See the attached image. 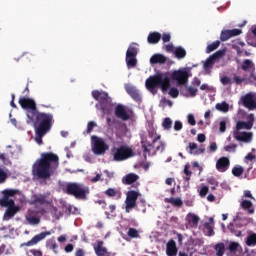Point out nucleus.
I'll return each instance as SVG.
<instances>
[{
	"label": "nucleus",
	"instance_id": "nucleus-1",
	"mask_svg": "<svg viewBox=\"0 0 256 256\" xmlns=\"http://www.w3.org/2000/svg\"><path fill=\"white\" fill-rule=\"evenodd\" d=\"M59 167V156L52 152L42 153L41 157L32 165V177L34 181L49 179L52 173Z\"/></svg>",
	"mask_w": 256,
	"mask_h": 256
},
{
	"label": "nucleus",
	"instance_id": "nucleus-2",
	"mask_svg": "<svg viewBox=\"0 0 256 256\" xmlns=\"http://www.w3.org/2000/svg\"><path fill=\"white\" fill-rule=\"evenodd\" d=\"M20 107L26 111L27 124L36 123L37 121H42L43 119H49L53 117L51 113L39 112L37 109V103L35 100L29 97H20L18 101Z\"/></svg>",
	"mask_w": 256,
	"mask_h": 256
},
{
	"label": "nucleus",
	"instance_id": "nucleus-3",
	"mask_svg": "<svg viewBox=\"0 0 256 256\" xmlns=\"http://www.w3.org/2000/svg\"><path fill=\"white\" fill-rule=\"evenodd\" d=\"M145 85L152 95H156L157 87H160L162 93H167L171 87V78L167 74H155L146 80Z\"/></svg>",
	"mask_w": 256,
	"mask_h": 256
},
{
	"label": "nucleus",
	"instance_id": "nucleus-4",
	"mask_svg": "<svg viewBox=\"0 0 256 256\" xmlns=\"http://www.w3.org/2000/svg\"><path fill=\"white\" fill-rule=\"evenodd\" d=\"M92 97L95 101H98L95 107L101 109L103 115H109L113 111V102L107 92L94 90L92 91Z\"/></svg>",
	"mask_w": 256,
	"mask_h": 256
},
{
	"label": "nucleus",
	"instance_id": "nucleus-5",
	"mask_svg": "<svg viewBox=\"0 0 256 256\" xmlns=\"http://www.w3.org/2000/svg\"><path fill=\"white\" fill-rule=\"evenodd\" d=\"M32 123L35 127V141L38 145H43V137H45V135L51 131V127H53L55 120L52 116L50 118H45Z\"/></svg>",
	"mask_w": 256,
	"mask_h": 256
},
{
	"label": "nucleus",
	"instance_id": "nucleus-6",
	"mask_svg": "<svg viewBox=\"0 0 256 256\" xmlns=\"http://www.w3.org/2000/svg\"><path fill=\"white\" fill-rule=\"evenodd\" d=\"M134 155L133 149L129 146L121 145L112 149V156L116 162L127 161V159H131Z\"/></svg>",
	"mask_w": 256,
	"mask_h": 256
},
{
	"label": "nucleus",
	"instance_id": "nucleus-7",
	"mask_svg": "<svg viewBox=\"0 0 256 256\" xmlns=\"http://www.w3.org/2000/svg\"><path fill=\"white\" fill-rule=\"evenodd\" d=\"M92 152L94 155H105L109 151V144H106L105 140L99 136H92Z\"/></svg>",
	"mask_w": 256,
	"mask_h": 256
},
{
	"label": "nucleus",
	"instance_id": "nucleus-8",
	"mask_svg": "<svg viewBox=\"0 0 256 256\" xmlns=\"http://www.w3.org/2000/svg\"><path fill=\"white\" fill-rule=\"evenodd\" d=\"M148 137L150 139H152V143L150 142H142L144 143L142 145V151L145 154L147 153L148 155H151V149H155V143H157V141L161 140V134H157V131H155V129L149 130L148 131Z\"/></svg>",
	"mask_w": 256,
	"mask_h": 256
},
{
	"label": "nucleus",
	"instance_id": "nucleus-9",
	"mask_svg": "<svg viewBox=\"0 0 256 256\" xmlns=\"http://www.w3.org/2000/svg\"><path fill=\"white\" fill-rule=\"evenodd\" d=\"M126 65L128 69L137 67V47L129 46L126 51Z\"/></svg>",
	"mask_w": 256,
	"mask_h": 256
},
{
	"label": "nucleus",
	"instance_id": "nucleus-10",
	"mask_svg": "<svg viewBox=\"0 0 256 256\" xmlns=\"http://www.w3.org/2000/svg\"><path fill=\"white\" fill-rule=\"evenodd\" d=\"M172 81H177L178 85H187L189 72L185 70H175L170 75Z\"/></svg>",
	"mask_w": 256,
	"mask_h": 256
},
{
	"label": "nucleus",
	"instance_id": "nucleus-11",
	"mask_svg": "<svg viewBox=\"0 0 256 256\" xmlns=\"http://www.w3.org/2000/svg\"><path fill=\"white\" fill-rule=\"evenodd\" d=\"M139 193H127L125 200V211L126 213H130L131 209H135L137 207V199H139Z\"/></svg>",
	"mask_w": 256,
	"mask_h": 256
},
{
	"label": "nucleus",
	"instance_id": "nucleus-12",
	"mask_svg": "<svg viewBox=\"0 0 256 256\" xmlns=\"http://www.w3.org/2000/svg\"><path fill=\"white\" fill-rule=\"evenodd\" d=\"M242 105L249 111H254L256 109V94L247 93L242 98Z\"/></svg>",
	"mask_w": 256,
	"mask_h": 256
},
{
	"label": "nucleus",
	"instance_id": "nucleus-13",
	"mask_svg": "<svg viewBox=\"0 0 256 256\" xmlns=\"http://www.w3.org/2000/svg\"><path fill=\"white\" fill-rule=\"evenodd\" d=\"M66 193H89V187L83 184L69 183L66 187Z\"/></svg>",
	"mask_w": 256,
	"mask_h": 256
},
{
	"label": "nucleus",
	"instance_id": "nucleus-14",
	"mask_svg": "<svg viewBox=\"0 0 256 256\" xmlns=\"http://www.w3.org/2000/svg\"><path fill=\"white\" fill-rule=\"evenodd\" d=\"M255 123V115L249 114L247 116V122L245 121H238L236 124V130L241 131L242 129H253V124Z\"/></svg>",
	"mask_w": 256,
	"mask_h": 256
},
{
	"label": "nucleus",
	"instance_id": "nucleus-15",
	"mask_svg": "<svg viewBox=\"0 0 256 256\" xmlns=\"http://www.w3.org/2000/svg\"><path fill=\"white\" fill-rule=\"evenodd\" d=\"M242 71H248L250 73L251 79L253 81H256V75H255V64L250 59H246L242 62L241 65Z\"/></svg>",
	"mask_w": 256,
	"mask_h": 256
},
{
	"label": "nucleus",
	"instance_id": "nucleus-16",
	"mask_svg": "<svg viewBox=\"0 0 256 256\" xmlns=\"http://www.w3.org/2000/svg\"><path fill=\"white\" fill-rule=\"evenodd\" d=\"M234 138L236 141H241L242 143H251L253 140V133L235 131Z\"/></svg>",
	"mask_w": 256,
	"mask_h": 256
},
{
	"label": "nucleus",
	"instance_id": "nucleus-17",
	"mask_svg": "<svg viewBox=\"0 0 256 256\" xmlns=\"http://www.w3.org/2000/svg\"><path fill=\"white\" fill-rule=\"evenodd\" d=\"M48 235H51V232H49V231L42 232V233L34 236L31 240H29L28 242H26L22 245L25 247H33V245H37V243H39V241H43V239H45V237H48Z\"/></svg>",
	"mask_w": 256,
	"mask_h": 256
},
{
	"label": "nucleus",
	"instance_id": "nucleus-18",
	"mask_svg": "<svg viewBox=\"0 0 256 256\" xmlns=\"http://www.w3.org/2000/svg\"><path fill=\"white\" fill-rule=\"evenodd\" d=\"M231 165V161L227 157H221L216 162V169L220 173H225L227 169H229V166Z\"/></svg>",
	"mask_w": 256,
	"mask_h": 256
},
{
	"label": "nucleus",
	"instance_id": "nucleus-19",
	"mask_svg": "<svg viewBox=\"0 0 256 256\" xmlns=\"http://www.w3.org/2000/svg\"><path fill=\"white\" fill-rule=\"evenodd\" d=\"M115 116L118 119H121L122 121H129L131 119V116H129V113H127V110L125 109V106L118 104L115 108Z\"/></svg>",
	"mask_w": 256,
	"mask_h": 256
},
{
	"label": "nucleus",
	"instance_id": "nucleus-20",
	"mask_svg": "<svg viewBox=\"0 0 256 256\" xmlns=\"http://www.w3.org/2000/svg\"><path fill=\"white\" fill-rule=\"evenodd\" d=\"M203 227L204 235L207 237H213V235H215V220H213V218H209L208 222H205Z\"/></svg>",
	"mask_w": 256,
	"mask_h": 256
},
{
	"label": "nucleus",
	"instance_id": "nucleus-21",
	"mask_svg": "<svg viewBox=\"0 0 256 256\" xmlns=\"http://www.w3.org/2000/svg\"><path fill=\"white\" fill-rule=\"evenodd\" d=\"M15 193H4L3 197L0 199V207H11L15 205Z\"/></svg>",
	"mask_w": 256,
	"mask_h": 256
},
{
	"label": "nucleus",
	"instance_id": "nucleus-22",
	"mask_svg": "<svg viewBox=\"0 0 256 256\" xmlns=\"http://www.w3.org/2000/svg\"><path fill=\"white\" fill-rule=\"evenodd\" d=\"M241 35V29L223 30L220 34V41H229L231 37Z\"/></svg>",
	"mask_w": 256,
	"mask_h": 256
},
{
	"label": "nucleus",
	"instance_id": "nucleus-23",
	"mask_svg": "<svg viewBox=\"0 0 256 256\" xmlns=\"http://www.w3.org/2000/svg\"><path fill=\"white\" fill-rule=\"evenodd\" d=\"M104 245L103 241H98L97 244L94 246V252L97 256H111V252L107 250Z\"/></svg>",
	"mask_w": 256,
	"mask_h": 256
},
{
	"label": "nucleus",
	"instance_id": "nucleus-24",
	"mask_svg": "<svg viewBox=\"0 0 256 256\" xmlns=\"http://www.w3.org/2000/svg\"><path fill=\"white\" fill-rule=\"evenodd\" d=\"M125 91L134 99V101H141V94H139L137 87L128 84L125 86Z\"/></svg>",
	"mask_w": 256,
	"mask_h": 256
},
{
	"label": "nucleus",
	"instance_id": "nucleus-25",
	"mask_svg": "<svg viewBox=\"0 0 256 256\" xmlns=\"http://www.w3.org/2000/svg\"><path fill=\"white\" fill-rule=\"evenodd\" d=\"M26 221L29 225H39L41 223V218L37 216L36 211H29L26 215Z\"/></svg>",
	"mask_w": 256,
	"mask_h": 256
},
{
	"label": "nucleus",
	"instance_id": "nucleus-26",
	"mask_svg": "<svg viewBox=\"0 0 256 256\" xmlns=\"http://www.w3.org/2000/svg\"><path fill=\"white\" fill-rule=\"evenodd\" d=\"M19 206L13 204L12 206H8L4 213V219H13L17 213H19Z\"/></svg>",
	"mask_w": 256,
	"mask_h": 256
},
{
	"label": "nucleus",
	"instance_id": "nucleus-27",
	"mask_svg": "<svg viewBox=\"0 0 256 256\" xmlns=\"http://www.w3.org/2000/svg\"><path fill=\"white\" fill-rule=\"evenodd\" d=\"M150 63L151 65H157L158 63L159 65H164V63H167V57L163 54H154L150 58Z\"/></svg>",
	"mask_w": 256,
	"mask_h": 256
},
{
	"label": "nucleus",
	"instance_id": "nucleus-28",
	"mask_svg": "<svg viewBox=\"0 0 256 256\" xmlns=\"http://www.w3.org/2000/svg\"><path fill=\"white\" fill-rule=\"evenodd\" d=\"M166 255L177 256V244L174 242V240H170L166 244Z\"/></svg>",
	"mask_w": 256,
	"mask_h": 256
},
{
	"label": "nucleus",
	"instance_id": "nucleus-29",
	"mask_svg": "<svg viewBox=\"0 0 256 256\" xmlns=\"http://www.w3.org/2000/svg\"><path fill=\"white\" fill-rule=\"evenodd\" d=\"M161 41V33L159 32H150L147 37V42L150 45H157Z\"/></svg>",
	"mask_w": 256,
	"mask_h": 256
},
{
	"label": "nucleus",
	"instance_id": "nucleus-30",
	"mask_svg": "<svg viewBox=\"0 0 256 256\" xmlns=\"http://www.w3.org/2000/svg\"><path fill=\"white\" fill-rule=\"evenodd\" d=\"M164 201L172 205V207H183V200L180 197L165 198Z\"/></svg>",
	"mask_w": 256,
	"mask_h": 256
},
{
	"label": "nucleus",
	"instance_id": "nucleus-31",
	"mask_svg": "<svg viewBox=\"0 0 256 256\" xmlns=\"http://www.w3.org/2000/svg\"><path fill=\"white\" fill-rule=\"evenodd\" d=\"M186 221H188L191 227H197L199 225V221H201V218H199V216L196 214L190 213L186 216Z\"/></svg>",
	"mask_w": 256,
	"mask_h": 256
},
{
	"label": "nucleus",
	"instance_id": "nucleus-32",
	"mask_svg": "<svg viewBox=\"0 0 256 256\" xmlns=\"http://www.w3.org/2000/svg\"><path fill=\"white\" fill-rule=\"evenodd\" d=\"M241 207L244 211H248L249 215H253L255 210L253 209V202L251 200H242Z\"/></svg>",
	"mask_w": 256,
	"mask_h": 256
},
{
	"label": "nucleus",
	"instance_id": "nucleus-33",
	"mask_svg": "<svg viewBox=\"0 0 256 256\" xmlns=\"http://www.w3.org/2000/svg\"><path fill=\"white\" fill-rule=\"evenodd\" d=\"M138 180H139V175H137L135 173H130V174L126 175L125 178L123 179V181L126 185H131V184L137 182Z\"/></svg>",
	"mask_w": 256,
	"mask_h": 256
},
{
	"label": "nucleus",
	"instance_id": "nucleus-34",
	"mask_svg": "<svg viewBox=\"0 0 256 256\" xmlns=\"http://www.w3.org/2000/svg\"><path fill=\"white\" fill-rule=\"evenodd\" d=\"M174 55L176 59H185V57H187V51L185 48L179 46L175 48Z\"/></svg>",
	"mask_w": 256,
	"mask_h": 256
},
{
	"label": "nucleus",
	"instance_id": "nucleus-35",
	"mask_svg": "<svg viewBox=\"0 0 256 256\" xmlns=\"http://www.w3.org/2000/svg\"><path fill=\"white\" fill-rule=\"evenodd\" d=\"M214 251H216V256L225 255V243L223 242L217 243L214 247Z\"/></svg>",
	"mask_w": 256,
	"mask_h": 256
},
{
	"label": "nucleus",
	"instance_id": "nucleus-36",
	"mask_svg": "<svg viewBox=\"0 0 256 256\" xmlns=\"http://www.w3.org/2000/svg\"><path fill=\"white\" fill-rule=\"evenodd\" d=\"M213 65H215V60L213 57L209 56L204 63V71L210 72L213 69Z\"/></svg>",
	"mask_w": 256,
	"mask_h": 256
},
{
	"label": "nucleus",
	"instance_id": "nucleus-37",
	"mask_svg": "<svg viewBox=\"0 0 256 256\" xmlns=\"http://www.w3.org/2000/svg\"><path fill=\"white\" fill-rule=\"evenodd\" d=\"M32 203L34 205H44V203H47V200L45 199V196H43V195H39V196L34 195Z\"/></svg>",
	"mask_w": 256,
	"mask_h": 256
},
{
	"label": "nucleus",
	"instance_id": "nucleus-38",
	"mask_svg": "<svg viewBox=\"0 0 256 256\" xmlns=\"http://www.w3.org/2000/svg\"><path fill=\"white\" fill-rule=\"evenodd\" d=\"M219 45H221V41L217 40L206 47V53H213L216 49H219Z\"/></svg>",
	"mask_w": 256,
	"mask_h": 256
},
{
	"label": "nucleus",
	"instance_id": "nucleus-39",
	"mask_svg": "<svg viewBox=\"0 0 256 256\" xmlns=\"http://www.w3.org/2000/svg\"><path fill=\"white\" fill-rule=\"evenodd\" d=\"M246 245L248 247H255V245H256V233H252L246 238Z\"/></svg>",
	"mask_w": 256,
	"mask_h": 256
},
{
	"label": "nucleus",
	"instance_id": "nucleus-40",
	"mask_svg": "<svg viewBox=\"0 0 256 256\" xmlns=\"http://www.w3.org/2000/svg\"><path fill=\"white\" fill-rule=\"evenodd\" d=\"M245 169H243V167L241 165H236L233 169H232V175H234V177H241V175H243Z\"/></svg>",
	"mask_w": 256,
	"mask_h": 256
},
{
	"label": "nucleus",
	"instance_id": "nucleus-41",
	"mask_svg": "<svg viewBox=\"0 0 256 256\" xmlns=\"http://www.w3.org/2000/svg\"><path fill=\"white\" fill-rule=\"evenodd\" d=\"M217 111H222V113H227L229 111V104L227 102H222L216 104Z\"/></svg>",
	"mask_w": 256,
	"mask_h": 256
},
{
	"label": "nucleus",
	"instance_id": "nucleus-42",
	"mask_svg": "<svg viewBox=\"0 0 256 256\" xmlns=\"http://www.w3.org/2000/svg\"><path fill=\"white\" fill-rule=\"evenodd\" d=\"M46 247H48V249H52V251L56 253L57 249L59 248V245H57V242L55 241V239H50L47 241Z\"/></svg>",
	"mask_w": 256,
	"mask_h": 256
},
{
	"label": "nucleus",
	"instance_id": "nucleus-43",
	"mask_svg": "<svg viewBox=\"0 0 256 256\" xmlns=\"http://www.w3.org/2000/svg\"><path fill=\"white\" fill-rule=\"evenodd\" d=\"M225 53H227L226 49L218 50L214 54H212L210 57L214 58V60L217 61V59H221L225 57Z\"/></svg>",
	"mask_w": 256,
	"mask_h": 256
},
{
	"label": "nucleus",
	"instance_id": "nucleus-44",
	"mask_svg": "<svg viewBox=\"0 0 256 256\" xmlns=\"http://www.w3.org/2000/svg\"><path fill=\"white\" fill-rule=\"evenodd\" d=\"M127 235H128V237H130V239H138L139 231H137V229H135V228H129Z\"/></svg>",
	"mask_w": 256,
	"mask_h": 256
},
{
	"label": "nucleus",
	"instance_id": "nucleus-45",
	"mask_svg": "<svg viewBox=\"0 0 256 256\" xmlns=\"http://www.w3.org/2000/svg\"><path fill=\"white\" fill-rule=\"evenodd\" d=\"M172 125H173V121L171 120V118H165L164 121L162 122V127L166 131H169Z\"/></svg>",
	"mask_w": 256,
	"mask_h": 256
},
{
	"label": "nucleus",
	"instance_id": "nucleus-46",
	"mask_svg": "<svg viewBox=\"0 0 256 256\" xmlns=\"http://www.w3.org/2000/svg\"><path fill=\"white\" fill-rule=\"evenodd\" d=\"M224 151H226V153H235L237 151V144L224 146Z\"/></svg>",
	"mask_w": 256,
	"mask_h": 256
},
{
	"label": "nucleus",
	"instance_id": "nucleus-47",
	"mask_svg": "<svg viewBox=\"0 0 256 256\" xmlns=\"http://www.w3.org/2000/svg\"><path fill=\"white\" fill-rule=\"evenodd\" d=\"M186 91H188L190 97H197V88L195 86H188L186 87Z\"/></svg>",
	"mask_w": 256,
	"mask_h": 256
},
{
	"label": "nucleus",
	"instance_id": "nucleus-48",
	"mask_svg": "<svg viewBox=\"0 0 256 256\" xmlns=\"http://www.w3.org/2000/svg\"><path fill=\"white\" fill-rule=\"evenodd\" d=\"M168 94L173 99H177V97H179V89H177L176 87H172V88H170Z\"/></svg>",
	"mask_w": 256,
	"mask_h": 256
},
{
	"label": "nucleus",
	"instance_id": "nucleus-49",
	"mask_svg": "<svg viewBox=\"0 0 256 256\" xmlns=\"http://www.w3.org/2000/svg\"><path fill=\"white\" fill-rule=\"evenodd\" d=\"M71 195H74L75 199H78L79 201H87L86 193H72Z\"/></svg>",
	"mask_w": 256,
	"mask_h": 256
},
{
	"label": "nucleus",
	"instance_id": "nucleus-50",
	"mask_svg": "<svg viewBox=\"0 0 256 256\" xmlns=\"http://www.w3.org/2000/svg\"><path fill=\"white\" fill-rule=\"evenodd\" d=\"M191 166L189 164H186L184 166V174L186 175L185 179L186 181H189L191 179V171L189 170Z\"/></svg>",
	"mask_w": 256,
	"mask_h": 256
},
{
	"label": "nucleus",
	"instance_id": "nucleus-51",
	"mask_svg": "<svg viewBox=\"0 0 256 256\" xmlns=\"http://www.w3.org/2000/svg\"><path fill=\"white\" fill-rule=\"evenodd\" d=\"M228 249H229L230 253H235V251H237V249H239V243L231 242Z\"/></svg>",
	"mask_w": 256,
	"mask_h": 256
},
{
	"label": "nucleus",
	"instance_id": "nucleus-52",
	"mask_svg": "<svg viewBox=\"0 0 256 256\" xmlns=\"http://www.w3.org/2000/svg\"><path fill=\"white\" fill-rule=\"evenodd\" d=\"M95 127H97V123H95V121L88 122L86 133H91Z\"/></svg>",
	"mask_w": 256,
	"mask_h": 256
},
{
	"label": "nucleus",
	"instance_id": "nucleus-53",
	"mask_svg": "<svg viewBox=\"0 0 256 256\" xmlns=\"http://www.w3.org/2000/svg\"><path fill=\"white\" fill-rule=\"evenodd\" d=\"M61 205L63 209H66V213H71L73 206H71L70 204H67V202L65 201H62Z\"/></svg>",
	"mask_w": 256,
	"mask_h": 256
},
{
	"label": "nucleus",
	"instance_id": "nucleus-54",
	"mask_svg": "<svg viewBox=\"0 0 256 256\" xmlns=\"http://www.w3.org/2000/svg\"><path fill=\"white\" fill-rule=\"evenodd\" d=\"M220 133H225L227 131V122L225 120L220 121Z\"/></svg>",
	"mask_w": 256,
	"mask_h": 256
},
{
	"label": "nucleus",
	"instance_id": "nucleus-55",
	"mask_svg": "<svg viewBox=\"0 0 256 256\" xmlns=\"http://www.w3.org/2000/svg\"><path fill=\"white\" fill-rule=\"evenodd\" d=\"M228 229L231 233H234L236 235V237L241 236V231H238L237 233H235V225H233V223H230L228 225Z\"/></svg>",
	"mask_w": 256,
	"mask_h": 256
},
{
	"label": "nucleus",
	"instance_id": "nucleus-56",
	"mask_svg": "<svg viewBox=\"0 0 256 256\" xmlns=\"http://www.w3.org/2000/svg\"><path fill=\"white\" fill-rule=\"evenodd\" d=\"M233 79H234V83L236 85H241V83H244V81L246 80V78H241V77H239L237 75H234Z\"/></svg>",
	"mask_w": 256,
	"mask_h": 256
},
{
	"label": "nucleus",
	"instance_id": "nucleus-57",
	"mask_svg": "<svg viewBox=\"0 0 256 256\" xmlns=\"http://www.w3.org/2000/svg\"><path fill=\"white\" fill-rule=\"evenodd\" d=\"M7 177V172H5V170L2 169V172L0 174V184L5 183V181H7Z\"/></svg>",
	"mask_w": 256,
	"mask_h": 256
},
{
	"label": "nucleus",
	"instance_id": "nucleus-58",
	"mask_svg": "<svg viewBox=\"0 0 256 256\" xmlns=\"http://www.w3.org/2000/svg\"><path fill=\"white\" fill-rule=\"evenodd\" d=\"M156 151H160V153H163L165 151V143L163 141L159 142V145L155 147Z\"/></svg>",
	"mask_w": 256,
	"mask_h": 256
},
{
	"label": "nucleus",
	"instance_id": "nucleus-59",
	"mask_svg": "<svg viewBox=\"0 0 256 256\" xmlns=\"http://www.w3.org/2000/svg\"><path fill=\"white\" fill-rule=\"evenodd\" d=\"M174 129L176 131H181V129H183V123L181 121H179V120L175 121Z\"/></svg>",
	"mask_w": 256,
	"mask_h": 256
},
{
	"label": "nucleus",
	"instance_id": "nucleus-60",
	"mask_svg": "<svg viewBox=\"0 0 256 256\" xmlns=\"http://www.w3.org/2000/svg\"><path fill=\"white\" fill-rule=\"evenodd\" d=\"M162 41H163V43H169V41H171V34L164 33L162 35Z\"/></svg>",
	"mask_w": 256,
	"mask_h": 256
},
{
	"label": "nucleus",
	"instance_id": "nucleus-61",
	"mask_svg": "<svg viewBox=\"0 0 256 256\" xmlns=\"http://www.w3.org/2000/svg\"><path fill=\"white\" fill-rule=\"evenodd\" d=\"M222 85H231V78L224 76L221 78Z\"/></svg>",
	"mask_w": 256,
	"mask_h": 256
},
{
	"label": "nucleus",
	"instance_id": "nucleus-62",
	"mask_svg": "<svg viewBox=\"0 0 256 256\" xmlns=\"http://www.w3.org/2000/svg\"><path fill=\"white\" fill-rule=\"evenodd\" d=\"M188 123H189V125H196V121H195V116L193 115V114H189L188 115Z\"/></svg>",
	"mask_w": 256,
	"mask_h": 256
},
{
	"label": "nucleus",
	"instance_id": "nucleus-63",
	"mask_svg": "<svg viewBox=\"0 0 256 256\" xmlns=\"http://www.w3.org/2000/svg\"><path fill=\"white\" fill-rule=\"evenodd\" d=\"M200 89H201V91H209V92L213 91V87H211V86H209L207 84H202L200 86Z\"/></svg>",
	"mask_w": 256,
	"mask_h": 256
},
{
	"label": "nucleus",
	"instance_id": "nucleus-64",
	"mask_svg": "<svg viewBox=\"0 0 256 256\" xmlns=\"http://www.w3.org/2000/svg\"><path fill=\"white\" fill-rule=\"evenodd\" d=\"M199 85H201V79L195 77L192 81V86L195 87L197 89V87H199Z\"/></svg>",
	"mask_w": 256,
	"mask_h": 256
}]
</instances>
